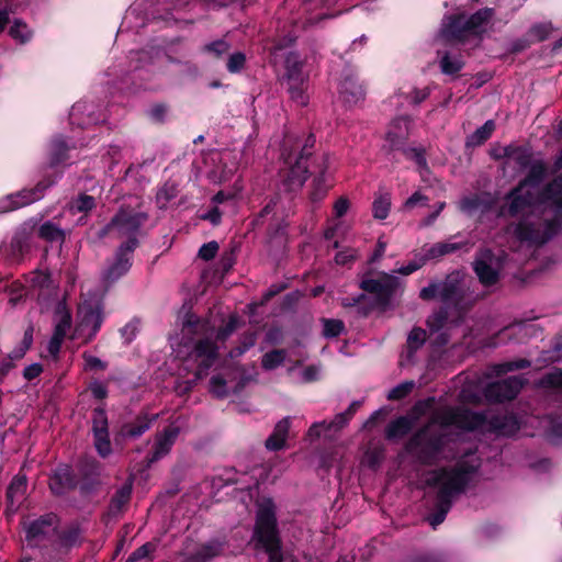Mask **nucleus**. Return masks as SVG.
<instances>
[{
    "instance_id": "nucleus-18",
    "label": "nucleus",
    "mask_w": 562,
    "mask_h": 562,
    "mask_svg": "<svg viewBox=\"0 0 562 562\" xmlns=\"http://www.w3.org/2000/svg\"><path fill=\"white\" fill-rule=\"evenodd\" d=\"M143 220L144 217L139 214L121 211L106 226V231H116L120 237H130L137 232Z\"/></svg>"
},
{
    "instance_id": "nucleus-47",
    "label": "nucleus",
    "mask_w": 562,
    "mask_h": 562,
    "mask_svg": "<svg viewBox=\"0 0 562 562\" xmlns=\"http://www.w3.org/2000/svg\"><path fill=\"white\" fill-rule=\"evenodd\" d=\"M483 205V200L477 194L465 196L460 202L463 212L473 213Z\"/></svg>"
},
{
    "instance_id": "nucleus-48",
    "label": "nucleus",
    "mask_w": 562,
    "mask_h": 562,
    "mask_svg": "<svg viewBox=\"0 0 562 562\" xmlns=\"http://www.w3.org/2000/svg\"><path fill=\"white\" fill-rule=\"evenodd\" d=\"M94 206V199L87 194H81L71 203V210L77 212L90 211Z\"/></svg>"
},
{
    "instance_id": "nucleus-45",
    "label": "nucleus",
    "mask_w": 562,
    "mask_h": 562,
    "mask_svg": "<svg viewBox=\"0 0 562 562\" xmlns=\"http://www.w3.org/2000/svg\"><path fill=\"white\" fill-rule=\"evenodd\" d=\"M10 35L21 43H24L31 37V31L25 23L15 21L10 27Z\"/></svg>"
},
{
    "instance_id": "nucleus-22",
    "label": "nucleus",
    "mask_w": 562,
    "mask_h": 562,
    "mask_svg": "<svg viewBox=\"0 0 562 562\" xmlns=\"http://www.w3.org/2000/svg\"><path fill=\"white\" fill-rule=\"evenodd\" d=\"M440 54V52H438ZM465 60L461 54H452L450 52L441 53L439 67L443 75L458 78L460 71L464 68Z\"/></svg>"
},
{
    "instance_id": "nucleus-38",
    "label": "nucleus",
    "mask_w": 562,
    "mask_h": 562,
    "mask_svg": "<svg viewBox=\"0 0 562 562\" xmlns=\"http://www.w3.org/2000/svg\"><path fill=\"white\" fill-rule=\"evenodd\" d=\"M426 330L420 327H414L407 337V348L409 352H414L419 349L426 341Z\"/></svg>"
},
{
    "instance_id": "nucleus-63",
    "label": "nucleus",
    "mask_w": 562,
    "mask_h": 562,
    "mask_svg": "<svg viewBox=\"0 0 562 562\" xmlns=\"http://www.w3.org/2000/svg\"><path fill=\"white\" fill-rule=\"evenodd\" d=\"M85 368L89 370H104L105 364L97 357L92 355H83Z\"/></svg>"
},
{
    "instance_id": "nucleus-56",
    "label": "nucleus",
    "mask_w": 562,
    "mask_h": 562,
    "mask_svg": "<svg viewBox=\"0 0 562 562\" xmlns=\"http://www.w3.org/2000/svg\"><path fill=\"white\" fill-rule=\"evenodd\" d=\"M26 481L24 477H15L8 488V497L13 499L15 495L23 494Z\"/></svg>"
},
{
    "instance_id": "nucleus-41",
    "label": "nucleus",
    "mask_w": 562,
    "mask_h": 562,
    "mask_svg": "<svg viewBox=\"0 0 562 562\" xmlns=\"http://www.w3.org/2000/svg\"><path fill=\"white\" fill-rule=\"evenodd\" d=\"M412 428V422L406 417H398L389 423V438L401 434L406 435Z\"/></svg>"
},
{
    "instance_id": "nucleus-20",
    "label": "nucleus",
    "mask_w": 562,
    "mask_h": 562,
    "mask_svg": "<svg viewBox=\"0 0 562 562\" xmlns=\"http://www.w3.org/2000/svg\"><path fill=\"white\" fill-rule=\"evenodd\" d=\"M486 425L491 431L504 436H513L520 429L518 418L513 414L493 415Z\"/></svg>"
},
{
    "instance_id": "nucleus-25",
    "label": "nucleus",
    "mask_w": 562,
    "mask_h": 562,
    "mask_svg": "<svg viewBox=\"0 0 562 562\" xmlns=\"http://www.w3.org/2000/svg\"><path fill=\"white\" fill-rule=\"evenodd\" d=\"M290 426L291 423L289 417L277 423L273 432L266 440V448L271 451L283 449L285 447Z\"/></svg>"
},
{
    "instance_id": "nucleus-21",
    "label": "nucleus",
    "mask_w": 562,
    "mask_h": 562,
    "mask_svg": "<svg viewBox=\"0 0 562 562\" xmlns=\"http://www.w3.org/2000/svg\"><path fill=\"white\" fill-rule=\"evenodd\" d=\"M178 434V428L173 426H169L161 434H159L156 438L153 457L149 461L154 462L166 456L170 451Z\"/></svg>"
},
{
    "instance_id": "nucleus-37",
    "label": "nucleus",
    "mask_w": 562,
    "mask_h": 562,
    "mask_svg": "<svg viewBox=\"0 0 562 562\" xmlns=\"http://www.w3.org/2000/svg\"><path fill=\"white\" fill-rule=\"evenodd\" d=\"M531 366V362L527 359H516L498 363L494 367V371L497 375H503L512 371L527 369Z\"/></svg>"
},
{
    "instance_id": "nucleus-44",
    "label": "nucleus",
    "mask_w": 562,
    "mask_h": 562,
    "mask_svg": "<svg viewBox=\"0 0 562 562\" xmlns=\"http://www.w3.org/2000/svg\"><path fill=\"white\" fill-rule=\"evenodd\" d=\"M430 93L431 89L429 87H425L423 89L413 88V90L407 93L405 98L412 105H419L429 98Z\"/></svg>"
},
{
    "instance_id": "nucleus-6",
    "label": "nucleus",
    "mask_w": 562,
    "mask_h": 562,
    "mask_svg": "<svg viewBox=\"0 0 562 562\" xmlns=\"http://www.w3.org/2000/svg\"><path fill=\"white\" fill-rule=\"evenodd\" d=\"M445 446L443 437L434 434L428 427L417 430L406 442V451L425 465H432Z\"/></svg>"
},
{
    "instance_id": "nucleus-35",
    "label": "nucleus",
    "mask_w": 562,
    "mask_h": 562,
    "mask_svg": "<svg viewBox=\"0 0 562 562\" xmlns=\"http://www.w3.org/2000/svg\"><path fill=\"white\" fill-rule=\"evenodd\" d=\"M363 428L369 431H375L381 436V438L384 437L386 432V420H385V414L382 411L375 412L363 425Z\"/></svg>"
},
{
    "instance_id": "nucleus-39",
    "label": "nucleus",
    "mask_w": 562,
    "mask_h": 562,
    "mask_svg": "<svg viewBox=\"0 0 562 562\" xmlns=\"http://www.w3.org/2000/svg\"><path fill=\"white\" fill-rule=\"evenodd\" d=\"M40 236L49 241H61L64 239V232L50 222L44 223L40 227Z\"/></svg>"
},
{
    "instance_id": "nucleus-34",
    "label": "nucleus",
    "mask_w": 562,
    "mask_h": 562,
    "mask_svg": "<svg viewBox=\"0 0 562 562\" xmlns=\"http://www.w3.org/2000/svg\"><path fill=\"white\" fill-rule=\"evenodd\" d=\"M449 322L448 307L441 306L434 314L428 316L427 326L431 334L440 331Z\"/></svg>"
},
{
    "instance_id": "nucleus-23",
    "label": "nucleus",
    "mask_w": 562,
    "mask_h": 562,
    "mask_svg": "<svg viewBox=\"0 0 562 562\" xmlns=\"http://www.w3.org/2000/svg\"><path fill=\"white\" fill-rule=\"evenodd\" d=\"M494 158L513 159L520 169L529 168L532 164V153L522 146H506L503 148V154L495 155Z\"/></svg>"
},
{
    "instance_id": "nucleus-49",
    "label": "nucleus",
    "mask_w": 562,
    "mask_h": 562,
    "mask_svg": "<svg viewBox=\"0 0 562 562\" xmlns=\"http://www.w3.org/2000/svg\"><path fill=\"white\" fill-rule=\"evenodd\" d=\"M178 189L175 183H166L157 193V201L166 205L171 199L177 195Z\"/></svg>"
},
{
    "instance_id": "nucleus-62",
    "label": "nucleus",
    "mask_w": 562,
    "mask_h": 562,
    "mask_svg": "<svg viewBox=\"0 0 562 562\" xmlns=\"http://www.w3.org/2000/svg\"><path fill=\"white\" fill-rule=\"evenodd\" d=\"M205 49L213 53L216 57H221L229 50V45L224 41H216L205 46Z\"/></svg>"
},
{
    "instance_id": "nucleus-13",
    "label": "nucleus",
    "mask_w": 562,
    "mask_h": 562,
    "mask_svg": "<svg viewBox=\"0 0 562 562\" xmlns=\"http://www.w3.org/2000/svg\"><path fill=\"white\" fill-rule=\"evenodd\" d=\"M70 327L71 314L66 306L59 304L54 316V333L47 346V350L53 358H57Z\"/></svg>"
},
{
    "instance_id": "nucleus-51",
    "label": "nucleus",
    "mask_w": 562,
    "mask_h": 562,
    "mask_svg": "<svg viewBox=\"0 0 562 562\" xmlns=\"http://www.w3.org/2000/svg\"><path fill=\"white\" fill-rule=\"evenodd\" d=\"M532 44L533 41H531L526 34L525 36L516 38L512 42L508 48V53L513 55L519 54L529 48Z\"/></svg>"
},
{
    "instance_id": "nucleus-14",
    "label": "nucleus",
    "mask_w": 562,
    "mask_h": 562,
    "mask_svg": "<svg viewBox=\"0 0 562 562\" xmlns=\"http://www.w3.org/2000/svg\"><path fill=\"white\" fill-rule=\"evenodd\" d=\"M360 405L361 403L359 401L352 402L346 412L336 415L333 420L314 423L307 431V437L314 440L318 439L322 435L341 429Z\"/></svg>"
},
{
    "instance_id": "nucleus-40",
    "label": "nucleus",
    "mask_w": 562,
    "mask_h": 562,
    "mask_svg": "<svg viewBox=\"0 0 562 562\" xmlns=\"http://www.w3.org/2000/svg\"><path fill=\"white\" fill-rule=\"evenodd\" d=\"M551 27L549 24L537 23L529 29V31L527 32V36L531 41H533V43L543 42L549 37Z\"/></svg>"
},
{
    "instance_id": "nucleus-28",
    "label": "nucleus",
    "mask_w": 562,
    "mask_h": 562,
    "mask_svg": "<svg viewBox=\"0 0 562 562\" xmlns=\"http://www.w3.org/2000/svg\"><path fill=\"white\" fill-rule=\"evenodd\" d=\"M496 128L494 120H487L482 126L476 128L471 135L465 138V147L474 148L482 146L486 143Z\"/></svg>"
},
{
    "instance_id": "nucleus-61",
    "label": "nucleus",
    "mask_w": 562,
    "mask_h": 562,
    "mask_svg": "<svg viewBox=\"0 0 562 562\" xmlns=\"http://www.w3.org/2000/svg\"><path fill=\"white\" fill-rule=\"evenodd\" d=\"M210 390L216 396L225 395V381L220 375H214L210 381Z\"/></svg>"
},
{
    "instance_id": "nucleus-43",
    "label": "nucleus",
    "mask_w": 562,
    "mask_h": 562,
    "mask_svg": "<svg viewBox=\"0 0 562 562\" xmlns=\"http://www.w3.org/2000/svg\"><path fill=\"white\" fill-rule=\"evenodd\" d=\"M323 334L327 338L337 337L345 328L344 323L338 319H323Z\"/></svg>"
},
{
    "instance_id": "nucleus-59",
    "label": "nucleus",
    "mask_w": 562,
    "mask_h": 562,
    "mask_svg": "<svg viewBox=\"0 0 562 562\" xmlns=\"http://www.w3.org/2000/svg\"><path fill=\"white\" fill-rule=\"evenodd\" d=\"M245 64V56L241 53H235L233 54L227 63V68L231 72H237L239 71Z\"/></svg>"
},
{
    "instance_id": "nucleus-4",
    "label": "nucleus",
    "mask_w": 562,
    "mask_h": 562,
    "mask_svg": "<svg viewBox=\"0 0 562 562\" xmlns=\"http://www.w3.org/2000/svg\"><path fill=\"white\" fill-rule=\"evenodd\" d=\"M477 470L479 464L460 460L451 468H441L428 483L439 486L438 496L452 502L456 495L465 492Z\"/></svg>"
},
{
    "instance_id": "nucleus-24",
    "label": "nucleus",
    "mask_w": 562,
    "mask_h": 562,
    "mask_svg": "<svg viewBox=\"0 0 562 562\" xmlns=\"http://www.w3.org/2000/svg\"><path fill=\"white\" fill-rule=\"evenodd\" d=\"M465 246H469L468 241H459V243H449V241H440L431 245L429 248L425 249L424 252V261L439 259L446 255H450L463 249Z\"/></svg>"
},
{
    "instance_id": "nucleus-8",
    "label": "nucleus",
    "mask_w": 562,
    "mask_h": 562,
    "mask_svg": "<svg viewBox=\"0 0 562 562\" xmlns=\"http://www.w3.org/2000/svg\"><path fill=\"white\" fill-rule=\"evenodd\" d=\"M360 286L364 293L357 299H344L342 306L361 304L359 313L363 316L368 315L370 311L384 307L386 303V279L384 276L376 279L368 276L361 281Z\"/></svg>"
},
{
    "instance_id": "nucleus-46",
    "label": "nucleus",
    "mask_w": 562,
    "mask_h": 562,
    "mask_svg": "<svg viewBox=\"0 0 562 562\" xmlns=\"http://www.w3.org/2000/svg\"><path fill=\"white\" fill-rule=\"evenodd\" d=\"M413 389L414 382L405 381L389 391V400H403L413 391Z\"/></svg>"
},
{
    "instance_id": "nucleus-1",
    "label": "nucleus",
    "mask_w": 562,
    "mask_h": 562,
    "mask_svg": "<svg viewBox=\"0 0 562 562\" xmlns=\"http://www.w3.org/2000/svg\"><path fill=\"white\" fill-rule=\"evenodd\" d=\"M542 213H550L540 224L521 220L514 228L515 237L536 246H543L562 231V178L549 182L541 192Z\"/></svg>"
},
{
    "instance_id": "nucleus-10",
    "label": "nucleus",
    "mask_w": 562,
    "mask_h": 562,
    "mask_svg": "<svg viewBox=\"0 0 562 562\" xmlns=\"http://www.w3.org/2000/svg\"><path fill=\"white\" fill-rule=\"evenodd\" d=\"M472 269L477 277L479 282L490 288L501 280L502 259L492 249H480L472 262Z\"/></svg>"
},
{
    "instance_id": "nucleus-11",
    "label": "nucleus",
    "mask_w": 562,
    "mask_h": 562,
    "mask_svg": "<svg viewBox=\"0 0 562 562\" xmlns=\"http://www.w3.org/2000/svg\"><path fill=\"white\" fill-rule=\"evenodd\" d=\"M526 380L513 375L503 380L494 381L488 383L484 389V397L488 403H504L513 401L519 394Z\"/></svg>"
},
{
    "instance_id": "nucleus-2",
    "label": "nucleus",
    "mask_w": 562,
    "mask_h": 562,
    "mask_svg": "<svg viewBox=\"0 0 562 562\" xmlns=\"http://www.w3.org/2000/svg\"><path fill=\"white\" fill-rule=\"evenodd\" d=\"M423 301H440L451 308L456 317L454 325L461 324L477 302V296L470 288L468 276L462 270H453L443 280L431 281L419 292Z\"/></svg>"
},
{
    "instance_id": "nucleus-42",
    "label": "nucleus",
    "mask_w": 562,
    "mask_h": 562,
    "mask_svg": "<svg viewBox=\"0 0 562 562\" xmlns=\"http://www.w3.org/2000/svg\"><path fill=\"white\" fill-rule=\"evenodd\" d=\"M92 429L94 436H101L108 432V419L103 409L94 411Z\"/></svg>"
},
{
    "instance_id": "nucleus-27",
    "label": "nucleus",
    "mask_w": 562,
    "mask_h": 562,
    "mask_svg": "<svg viewBox=\"0 0 562 562\" xmlns=\"http://www.w3.org/2000/svg\"><path fill=\"white\" fill-rule=\"evenodd\" d=\"M547 166L542 160H536L529 166L528 173L524 179H521L518 184L520 187H539L547 177Z\"/></svg>"
},
{
    "instance_id": "nucleus-30",
    "label": "nucleus",
    "mask_w": 562,
    "mask_h": 562,
    "mask_svg": "<svg viewBox=\"0 0 562 562\" xmlns=\"http://www.w3.org/2000/svg\"><path fill=\"white\" fill-rule=\"evenodd\" d=\"M221 549V543L217 541L205 543L201 546L195 553L188 555L184 562H206L218 555Z\"/></svg>"
},
{
    "instance_id": "nucleus-17",
    "label": "nucleus",
    "mask_w": 562,
    "mask_h": 562,
    "mask_svg": "<svg viewBox=\"0 0 562 562\" xmlns=\"http://www.w3.org/2000/svg\"><path fill=\"white\" fill-rule=\"evenodd\" d=\"M407 135V130H405V132H403L401 135L396 136H393L389 132V149L401 150L405 158L413 160L419 168H426L427 160L424 149L406 146Z\"/></svg>"
},
{
    "instance_id": "nucleus-9",
    "label": "nucleus",
    "mask_w": 562,
    "mask_h": 562,
    "mask_svg": "<svg viewBox=\"0 0 562 562\" xmlns=\"http://www.w3.org/2000/svg\"><path fill=\"white\" fill-rule=\"evenodd\" d=\"M103 321L101 299L93 295L85 297L78 306L76 331L79 336L91 339L95 336Z\"/></svg>"
},
{
    "instance_id": "nucleus-15",
    "label": "nucleus",
    "mask_w": 562,
    "mask_h": 562,
    "mask_svg": "<svg viewBox=\"0 0 562 562\" xmlns=\"http://www.w3.org/2000/svg\"><path fill=\"white\" fill-rule=\"evenodd\" d=\"M525 188L517 184L506 195L505 205L499 209V215L516 217L532 204V194L530 192L522 193Z\"/></svg>"
},
{
    "instance_id": "nucleus-19",
    "label": "nucleus",
    "mask_w": 562,
    "mask_h": 562,
    "mask_svg": "<svg viewBox=\"0 0 562 562\" xmlns=\"http://www.w3.org/2000/svg\"><path fill=\"white\" fill-rule=\"evenodd\" d=\"M43 190L44 188L38 186L35 189L23 190L16 194L5 196L0 201V213L13 211L41 199Z\"/></svg>"
},
{
    "instance_id": "nucleus-32",
    "label": "nucleus",
    "mask_w": 562,
    "mask_h": 562,
    "mask_svg": "<svg viewBox=\"0 0 562 562\" xmlns=\"http://www.w3.org/2000/svg\"><path fill=\"white\" fill-rule=\"evenodd\" d=\"M452 502L450 499H446L436 495V503L434 507L432 514L429 516V524L436 528L440 524H442L446 519L447 514L451 509Z\"/></svg>"
},
{
    "instance_id": "nucleus-7",
    "label": "nucleus",
    "mask_w": 562,
    "mask_h": 562,
    "mask_svg": "<svg viewBox=\"0 0 562 562\" xmlns=\"http://www.w3.org/2000/svg\"><path fill=\"white\" fill-rule=\"evenodd\" d=\"M301 145L286 153L284 149L283 166L280 168L279 178L285 191L292 192L301 189L307 179V158L300 151Z\"/></svg>"
},
{
    "instance_id": "nucleus-12",
    "label": "nucleus",
    "mask_w": 562,
    "mask_h": 562,
    "mask_svg": "<svg viewBox=\"0 0 562 562\" xmlns=\"http://www.w3.org/2000/svg\"><path fill=\"white\" fill-rule=\"evenodd\" d=\"M442 423L465 431H474L487 424V416L484 413L473 412L465 407H457L450 408L443 414Z\"/></svg>"
},
{
    "instance_id": "nucleus-64",
    "label": "nucleus",
    "mask_w": 562,
    "mask_h": 562,
    "mask_svg": "<svg viewBox=\"0 0 562 562\" xmlns=\"http://www.w3.org/2000/svg\"><path fill=\"white\" fill-rule=\"evenodd\" d=\"M349 201L347 198H339L334 204V213L337 217L344 216L349 210Z\"/></svg>"
},
{
    "instance_id": "nucleus-33",
    "label": "nucleus",
    "mask_w": 562,
    "mask_h": 562,
    "mask_svg": "<svg viewBox=\"0 0 562 562\" xmlns=\"http://www.w3.org/2000/svg\"><path fill=\"white\" fill-rule=\"evenodd\" d=\"M288 83H304L305 77L302 72V63L297 56L291 54L285 60Z\"/></svg>"
},
{
    "instance_id": "nucleus-16",
    "label": "nucleus",
    "mask_w": 562,
    "mask_h": 562,
    "mask_svg": "<svg viewBox=\"0 0 562 562\" xmlns=\"http://www.w3.org/2000/svg\"><path fill=\"white\" fill-rule=\"evenodd\" d=\"M216 347L209 339L200 340L192 352L190 353V359L198 366V375L201 376L204 374L207 369L213 364L216 359Z\"/></svg>"
},
{
    "instance_id": "nucleus-5",
    "label": "nucleus",
    "mask_w": 562,
    "mask_h": 562,
    "mask_svg": "<svg viewBox=\"0 0 562 562\" xmlns=\"http://www.w3.org/2000/svg\"><path fill=\"white\" fill-rule=\"evenodd\" d=\"M255 539L269 555V562H281L279 539L276 530L274 506L271 499H262L258 505Z\"/></svg>"
},
{
    "instance_id": "nucleus-58",
    "label": "nucleus",
    "mask_w": 562,
    "mask_h": 562,
    "mask_svg": "<svg viewBox=\"0 0 562 562\" xmlns=\"http://www.w3.org/2000/svg\"><path fill=\"white\" fill-rule=\"evenodd\" d=\"M218 250V245L215 241L204 244L200 250L199 256L204 260L213 259Z\"/></svg>"
},
{
    "instance_id": "nucleus-50",
    "label": "nucleus",
    "mask_w": 562,
    "mask_h": 562,
    "mask_svg": "<svg viewBox=\"0 0 562 562\" xmlns=\"http://www.w3.org/2000/svg\"><path fill=\"white\" fill-rule=\"evenodd\" d=\"M155 544L147 542L135 550L126 562H138L139 560L149 557L155 551Z\"/></svg>"
},
{
    "instance_id": "nucleus-54",
    "label": "nucleus",
    "mask_w": 562,
    "mask_h": 562,
    "mask_svg": "<svg viewBox=\"0 0 562 562\" xmlns=\"http://www.w3.org/2000/svg\"><path fill=\"white\" fill-rule=\"evenodd\" d=\"M131 491L128 488H123L116 493L114 496L111 508L115 512H120L128 502Z\"/></svg>"
},
{
    "instance_id": "nucleus-52",
    "label": "nucleus",
    "mask_w": 562,
    "mask_h": 562,
    "mask_svg": "<svg viewBox=\"0 0 562 562\" xmlns=\"http://www.w3.org/2000/svg\"><path fill=\"white\" fill-rule=\"evenodd\" d=\"M304 83H288L291 98L301 105L307 103V97L304 94Z\"/></svg>"
},
{
    "instance_id": "nucleus-26",
    "label": "nucleus",
    "mask_w": 562,
    "mask_h": 562,
    "mask_svg": "<svg viewBox=\"0 0 562 562\" xmlns=\"http://www.w3.org/2000/svg\"><path fill=\"white\" fill-rule=\"evenodd\" d=\"M384 447L381 440H372L369 442L362 459L361 464L370 469H375L383 463Z\"/></svg>"
},
{
    "instance_id": "nucleus-29",
    "label": "nucleus",
    "mask_w": 562,
    "mask_h": 562,
    "mask_svg": "<svg viewBox=\"0 0 562 562\" xmlns=\"http://www.w3.org/2000/svg\"><path fill=\"white\" fill-rule=\"evenodd\" d=\"M56 517L47 515L41 519L31 522L26 528V539L33 541L42 535H46L50 529H54Z\"/></svg>"
},
{
    "instance_id": "nucleus-57",
    "label": "nucleus",
    "mask_w": 562,
    "mask_h": 562,
    "mask_svg": "<svg viewBox=\"0 0 562 562\" xmlns=\"http://www.w3.org/2000/svg\"><path fill=\"white\" fill-rule=\"evenodd\" d=\"M94 442H95V448H97L98 452L102 457H105L110 453L111 445H110V440L108 438V432H105L104 435H101V436H94Z\"/></svg>"
},
{
    "instance_id": "nucleus-55",
    "label": "nucleus",
    "mask_w": 562,
    "mask_h": 562,
    "mask_svg": "<svg viewBox=\"0 0 562 562\" xmlns=\"http://www.w3.org/2000/svg\"><path fill=\"white\" fill-rule=\"evenodd\" d=\"M373 216L378 220L386 218V202L384 196L380 193L373 201Z\"/></svg>"
},
{
    "instance_id": "nucleus-3",
    "label": "nucleus",
    "mask_w": 562,
    "mask_h": 562,
    "mask_svg": "<svg viewBox=\"0 0 562 562\" xmlns=\"http://www.w3.org/2000/svg\"><path fill=\"white\" fill-rule=\"evenodd\" d=\"M493 8H482L470 14L453 13L447 16L441 29L446 43L465 44L470 38L482 40L487 25L494 16Z\"/></svg>"
},
{
    "instance_id": "nucleus-31",
    "label": "nucleus",
    "mask_w": 562,
    "mask_h": 562,
    "mask_svg": "<svg viewBox=\"0 0 562 562\" xmlns=\"http://www.w3.org/2000/svg\"><path fill=\"white\" fill-rule=\"evenodd\" d=\"M340 95L347 103H357L363 98V90L356 80L347 78L340 85Z\"/></svg>"
},
{
    "instance_id": "nucleus-36",
    "label": "nucleus",
    "mask_w": 562,
    "mask_h": 562,
    "mask_svg": "<svg viewBox=\"0 0 562 562\" xmlns=\"http://www.w3.org/2000/svg\"><path fill=\"white\" fill-rule=\"evenodd\" d=\"M286 358L285 350L278 349L267 352L262 356L261 366L266 370H273L281 366Z\"/></svg>"
},
{
    "instance_id": "nucleus-53",
    "label": "nucleus",
    "mask_w": 562,
    "mask_h": 562,
    "mask_svg": "<svg viewBox=\"0 0 562 562\" xmlns=\"http://www.w3.org/2000/svg\"><path fill=\"white\" fill-rule=\"evenodd\" d=\"M408 562H445L441 554L436 552H419L412 555Z\"/></svg>"
},
{
    "instance_id": "nucleus-60",
    "label": "nucleus",
    "mask_w": 562,
    "mask_h": 562,
    "mask_svg": "<svg viewBox=\"0 0 562 562\" xmlns=\"http://www.w3.org/2000/svg\"><path fill=\"white\" fill-rule=\"evenodd\" d=\"M128 269V260L119 259L115 265H113L108 272L109 278L116 279Z\"/></svg>"
}]
</instances>
